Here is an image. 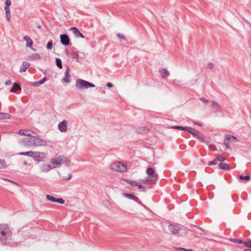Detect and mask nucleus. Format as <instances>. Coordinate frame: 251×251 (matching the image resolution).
Segmentation results:
<instances>
[{
	"instance_id": "1",
	"label": "nucleus",
	"mask_w": 251,
	"mask_h": 251,
	"mask_svg": "<svg viewBox=\"0 0 251 251\" xmlns=\"http://www.w3.org/2000/svg\"><path fill=\"white\" fill-rule=\"evenodd\" d=\"M11 238V232L8 225L0 224V241L3 245H7V243Z\"/></svg>"
},
{
	"instance_id": "2",
	"label": "nucleus",
	"mask_w": 251,
	"mask_h": 251,
	"mask_svg": "<svg viewBox=\"0 0 251 251\" xmlns=\"http://www.w3.org/2000/svg\"><path fill=\"white\" fill-rule=\"evenodd\" d=\"M75 86L79 90H83L90 87H95V85L84 79L78 78L75 81Z\"/></svg>"
},
{
	"instance_id": "3",
	"label": "nucleus",
	"mask_w": 251,
	"mask_h": 251,
	"mask_svg": "<svg viewBox=\"0 0 251 251\" xmlns=\"http://www.w3.org/2000/svg\"><path fill=\"white\" fill-rule=\"evenodd\" d=\"M32 139H33V146H45L47 145V141L42 139L41 136L36 133H34Z\"/></svg>"
},
{
	"instance_id": "4",
	"label": "nucleus",
	"mask_w": 251,
	"mask_h": 251,
	"mask_svg": "<svg viewBox=\"0 0 251 251\" xmlns=\"http://www.w3.org/2000/svg\"><path fill=\"white\" fill-rule=\"evenodd\" d=\"M110 168L112 170L117 172H125L127 170L126 166L120 162L112 164Z\"/></svg>"
},
{
	"instance_id": "5",
	"label": "nucleus",
	"mask_w": 251,
	"mask_h": 251,
	"mask_svg": "<svg viewBox=\"0 0 251 251\" xmlns=\"http://www.w3.org/2000/svg\"><path fill=\"white\" fill-rule=\"evenodd\" d=\"M168 229L169 231L174 235L179 234V231L184 230L182 233L186 234L184 229L180 228L178 225L171 224L168 226Z\"/></svg>"
},
{
	"instance_id": "6",
	"label": "nucleus",
	"mask_w": 251,
	"mask_h": 251,
	"mask_svg": "<svg viewBox=\"0 0 251 251\" xmlns=\"http://www.w3.org/2000/svg\"><path fill=\"white\" fill-rule=\"evenodd\" d=\"M60 42L63 46H71L72 45L69 36L66 34H62L60 36Z\"/></svg>"
},
{
	"instance_id": "7",
	"label": "nucleus",
	"mask_w": 251,
	"mask_h": 251,
	"mask_svg": "<svg viewBox=\"0 0 251 251\" xmlns=\"http://www.w3.org/2000/svg\"><path fill=\"white\" fill-rule=\"evenodd\" d=\"M46 198L48 201L52 202H58L60 204H64L65 203V201L62 198L57 199L50 195H47Z\"/></svg>"
},
{
	"instance_id": "8",
	"label": "nucleus",
	"mask_w": 251,
	"mask_h": 251,
	"mask_svg": "<svg viewBox=\"0 0 251 251\" xmlns=\"http://www.w3.org/2000/svg\"><path fill=\"white\" fill-rule=\"evenodd\" d=\"M146 174L152 178H156L157 179L158 174L155 173L154 169L152 167H148L146 171Z\"/></svg>"
},
{
	"instance_id": "9",
	"label": "nucleus",
	"mask_w": 251,
	"mask_h": 251,
	"mask_svg": "<svg viewBox=\"0 0 251 251\" xmlns=\"http://www.w3.org/2000/svg\"><path fill=\"white\" fill-rule=\"evenodd\" d=\"M69 30L72 31L73 33L75 34V37L76 38H84L83 35L80 32L79 29L76 27H71L69 28Z\"/></svg>"
},
{
	"instance_id": "10",
	"label": "nucleus",
	"mask_w": 251,
	"mask_h": 251,
	"mask_svg": "<svg viewBox=\"0 0 251 251\" xmlns=\"http://www.w3.org/2000/svg\"><path fill=\"white\" fill-rule=\"evenodd\" d=\"M149 128L146 126L138 127L136 129V132L141 134H147L149 133Z\"/></svg>"
},
{
	"instance_id": "11",
	"label": "nucleus",
	"mask_w": 251,
	"mask_h": 251,
	"mask_svg": "<svg viewBox=\"0 0 251 251\" xmlns=\"http://www.w3.org/2000/svg\"><path fill=\"white\" fill-rule=\"evenodd\" d=\"M67 122L66 120H63L62 122H60L58 125V128L59 131L62 132H66L67 130Z\"/></svg>"
},
{
	"instance_id": "12",
	"label": "nucleus",
	"mask_w": 251,
	"mask_h": 251,
	"mask_svg": "<svg viewBox=\"0 0 251 251\" xmlns=\"http://www.w3.org/2000/svg\"><path fill=\"white\" fill-rule=\"evenodd\" d=\"M23 143L24 146L26 147H33V139L31 137L25 138L23 140Z\"/></svg>"
},
{
	"instance_id": "13",
	"label": "nucleus",
	"mask_w": 251,
	"mask_h": 251,
	"mask_svg": "<svg viewBox=\"0 0 251 251\" xmlns=\"http://www.w3.org/2000/svg\"><path fill=\"white\" fill-rule=\"evenodd\" d=\"M45 153L39 151H33V155L32 157H33L34 159H35L38 162L41 161V159H36V158H42L43 157V155H44Z\"/></svg>"
},
{
	"instance_id": "14",
	"label": "nucleus",
	"mask_w": 251,
	"mask_h": 251,
	"mask_svg": "<svg viewBox=\"0 0 251 251\" xmlns=\"http://www.w3.org/2000/svg\"><path fill=\"white\" fill-rule=\"evenodd\" d=\"M124 196L129 199H131L138 202L140 204L141 203V202L139 200V198L132 194L124 193Z\"/></svg>"
},
{
	"instance_id": "15",
	"label": "nucleus",
	"mask_w": 251,
	"mask_h": 251,
	"mask_svg": "<svg viewBox=\"0 0 251 251\" xmlns=\"http://www.w3.org/2000/svg\"><path fill=\"white\" fill-rule=\"evenodd\" d=\"M70 77L71 75H70V69L69 67H67L65 72V76L63 80L65 82L69 83L71 81Z\"/></svg>"
},
{
	"instance_id": "16",
	"label": "nucleus",
	"mask_w": 251,
	"mask_h": 251,
	"mask_svg": "<svg viewBox=\"0 0 251 251\" xmlns=\"http://www.w3.org/2000/svg\"><path fill=\"white\" fill-rule=\"evenodd\" d=\"M66 51L67 52V54L69 55L71 58H72V59H76V60L78 61L79 55L74 50H72L70 52H69L68 50H66Z\"/></svg>"
},
{
	"instance_id": "17",
	"label": "nucleus",
	"mask_w": 251,
	"mask_h": 251,
	"mask_svg": "<svg viewBox=\"0 0 251 251\" xmlns=\"http://www.w3.org/2000/svg\"><path fill=\"white\" fill-rule=\"evenodd\" d=\"M142 181L146 184H155L157 181V179L156 178H150L148 177L142 180Z\"/></svg>"
},
{
	"instance_id": "18",
	"label": "nucleus",
	"mask_w": 251,
	"mask_h": 251,
	"mask_svg": "<svg viewBox=\"0 0 251 251\" xmlns=\"http://www.w3.org/2000/svg\"><path fill=\"white\" fill-rule=\"evenodd\" d=\"M50 161L53 165H61L62 160L61 159V156H58L57 158L51 159Z\"/></svg>"
},
{
	"instance_id": "19",
	"label": "nucleus",
	"mask_w": 251,
	"mask_h": 251,
	"mask_svg": "<svg viewBox=\"0 0 251 251\" xmlns=\"http://www.w3.org/2000/svg\"><path fill=\"white\" fill-rule=\"evenodd\" d=\"M24 39L26 41V46L28 48H31L33 44V41L28 36H25Z\"/></svg>"
},
{
	"instance_id": "20",
	"label": "nucleus",
	"mask_w": 251,
	"mask_h": 251,
	"mask_svg": "<svg viewBox=\"0 0 251 251\" xmlns=\"http://www.w3.org/2000/svg\"><path fill=\"white\" fill-rule=\"evenodd\" d=\"M22 89L19 83H14L12 88L10 90L11 92L15 93L17 90H21Z\"/></svg>"
},
{
	"instance_id": "21",
	"label": "nucleus",
	"mask_w": 251,
	"mask_h": 251,
	"mask_svg": "<svg viewBox=\"0 0 251 251\" xmlns=\"http://www.w3.org/2000/svg\"><path fill=\"white\" fill-rule=\"evenodd\" d=\"M30 64L27 62H24L20 67V72H25L26 70L30 67Z\"/></svg>"
},
{
	"instance_id": "22",
	"label": "nucleus",
	"mask_w": 251,
	"mask_h": 251,
	"mask_svg": "<svg viewBox=\"0 0 251 251\" xmlns=\"http://www.w3.org/2000/svg\"><path fill=\"white\" fill-rule=\"evenodd\" d=\"M187 130V131H186V132H188V133L191 134L195 137H197L198 135L199 134V132L192 127H189V129Z\"/></svg>"
},
{
	"instance_id": "23",
	"label": "nucleus",
	"mask_w": 251,
	"mask_h": 251,
	"mask_svg": "<svg viewBox=\"0 0 251 251\" xmlns=\"http://www.w3.org/2000/svg\"><path fill=\"white\" fill-rule=\"evenodd\" d=\"M219 167L220 169L223 170L229 171L230 168H229L228 164L226 163L220 162L219 164Z\"/></svg>"
},
{
	"instance_id": "24",
	"label": "nucleus",
	"mask_w": 251,
	"mask_h": 251,
	"mask_svg": "<svg viewBox=\"0 0 251 251\" xmlns=\"http://www.w3.org/2000/svg\"><path fill=\"white\" fill-rule=\"evenodd\" d=\"M212 107L215 109V112H217L220 111L221 108V105L217 102L213 100L212 101Z\"/></svg>"
},
{
	"instance_id": "25",
	"label": "nucleus",
	"mask_w": 251,
	"mask_h": 251,
	"mask_svg": "<svg viewBox=\"0 0 251 251\" xmlns=\"http://www.w3.org/2000/svg\"><path fill=\"white\" fill-rule=\"evenodd\" d=\"M163 77L168 76L170 75L169 72L165 68H162L159 70Z\"/></svg>"
},
{
	"instance_id": "26",
	"label": "nucleus",
	"mask_w": 251,
	"mask_h": 251,
	"mask_svg": "<svg viewBox=\"0 0 251 251\" xmlns=\"http://www.w3.org/2000/svg\"><path fill=\"white\" fill-rule=\"evenodd\" d=\"M171 128L174 129H178L180 130L187 131V129H189V126H174L171 127Z\"/></svg>"
},
{
	"instance_id": "27",
	"label": "nucleus",
	"mask_w": 251,
	"mask_h": 251,
	"mask_svg": "<svg viewBox=\"0 0 251 251\" xmlns=\"http://www.w3.org/2000/svg\"><path fill=\"white\" fill-rule=\"evenodd\" d=\"M55 167V166L52 167L49 164L45 165L43 166V167H42V170L43 172H47Z\"/></svg>"
},
{
	"instance_id": "28",
	"label": "nucleus",
	"mask_w": 251,
	"mask_h": 251,
	"mask_svg": "<svg viewBox=\"0 0 251 251\" xmlns=\"http://www.w3.org/2000/svg\"><path fill=\"white\" fill-rule=\"evenodd\" d=\"M11 117L10 114L7 113H0V119H9Z\"/></svg>"
},
{
	"instance_id": "29",
	"label": "nucleus",
	"mask_w": 251,
	"mask_h": 251,
	"mask_svg": "<svg viewBox=\"0 0 251 251\" xmlns=\"http://www.w3.org/2000/svg\"><path fill=\"white\" fill-rule=\"evenodd\" d=\"M20 155H25L32 157L33 155V151H29L26 152H21L19 153Z\"/></svg>"
},
{
	"instance_id": "30",
	"label": "nucleus",
	"mask_w": 251,
	"mask_h": 251,
	"mask_svg": "<svg viewBox=\"0 0 251 251\" xmlns=\"http://www.w3.org/2000/svg\"><path fill=\"white\" fill-rule=\"evenodd\" d=\"M55 63L56 66L59 68L62 69V63L61 60L59 58H56L55 59Z\"/></svg>"
},
{
	"instance_id": "31",
	"label": "nucleus",
	"mask_w": 251,
	"mask_h": 251,
	"mask_svg": "<svg viewBox=\"0 0 251 251\" xmlns=\"http://www.w3.org/2000/svg\"><path fill=\"white\" fill-rule=\"evenodd\" d=\"M61 159L62 160V164H64L66 166H69L70 165V161L68 159L67 157L62 156Z\"/></svg>"
},
{
	"instance_id": "32",
	"label": "nucleus",
	"mask_w": 251,
	"mask_h": 251,
	"mask_svg": "<svg viewBox=\"0 0 251 251\" xmlns=\"http://www.w3.org/2000/svg\"><path fill=\"white\" fill-rule=\"evenodd\" d=\"M230 241L232 242L239 244H244V243L245 242V241H242V240L239 239H230Z\"/></svg>"
},
{
	"instance_id": "33",
	"label": "nucleus",
	"mask_w": 251,
	"mask_h": 251,
	"mask_svg": "<svg viewBox=\"0 0 251 251\" xmlns=\"http://www.w3.org/2000/svg\"><path fill=\"white\" fill-rule=\"evenodd\" d=\"M4 10H5V13H6V18L8 21H10V10L9 8L5 9L4 8Z\"/></svg>"
},
{
	"instance_id": "34",
	"label": "nucleus",
	"mask_w": 251,
	"mask_h": 251,
	"mask_svg": "<svg viewBox=\"0 0 251 251\" xmlns=\"http://www.w3.org/2000/svg\"><path fill=\"white\" fill-rule=\"evenodd\" d=\"M239 178L240 180H244L246 181H248L250 179L251 176L249 175H247L246 176H243V175H240L239 176Z\"/></svg>"
},
{
	"instance_id": "35",
	"label": "nucleus",
	"mask_w": 251,
	"mask_h": 251,
	"mask_svg": "<svg viewBox=\"0 0 251 251\" xmlns=\"http://www.w3.org/2000/svg\"><path fill=\"white\" fill-rule=\"evenodd\" d=\"M30 58L32 60H37L41 58V56L38 53H34L30 56Z\"/></svg>"
},
{
	"instance_id": "36",
	"label": "nucleus",
	"mask_w": 251,
	"mask_h": 251,
	"mask_svg": "<svg viewBox=\"0 0 251 251\" xmlns=\"http://www.w3.org/2000/svg\"><path fill=\"white\" fill-rule=\"evenodd\" d=\"M126 182L131 184L133 186H137L138 183L135 180H132L131 179H127L126 180Z\"/></svg>"
},
{
	"instance_id": "37",
	"label": "nucleus",
	"mask_w": 251,
	"mask_h": 251,
	"mask_svg": "<svg viewBox=\"0 0 251 251\" xmlns=\"http://www.w3.org/2000/svg\"><path fill=\"white\" fill-rule=\"evenodd\" d=\"M25 136H29V137H33V135L32 134H34V132L30 130L25 129Z\"/></svg>"
},
{
	"instance_id": "38",
	"label": "nucleus",
	"mask_w": 251,
	"mask_h": 251,
	"mask_svg": "<svg viewBox=\"0 0 251 251\" xmlns=\"http://www.w3.org/2000/svg\"><path fill=\"white\" fill-rule=\"evenodd\" d=\"M228 141L234 142L236 140V138L235 136L231 135H228L226 138Z\"/></svg>"
},
{
	"instance_id": "39",
	"label": "nucleus",
	"mask_w": 251,
	"mask_h": 251,
	"mask_svg": "<svg viewBox=\"0 0 251 251\" xmlns=\"http://www.w3.org/2000/svg\"><path fill=\"white\" fill-rule=\"evenodd\" d=\"M6 167V163L3 160L0 159V169H3Z\"/></svg>"
},
{
	"instance_id": "40",
	"label": "nucleus",
	"mask_w": 251,
	"mask_h": 251,
	"mask_svg": "<svg viewBox=\"0 0 251 251\" xmlns=\"http://www.w3.org/2000/svg\"><path fill=\"white\" fill-rule=\"evenodd\" d=\"M137 187L141 191L146 192L147 188L145 186H143L142 185L140 184H138Z\"/></svg>"
},
{
	"instance_id": "41",
	"label": "nucleus",
	"mask_w": 251,
	"mask_h": 251,
	"mask_svg": "<svg viewBox=\"0 0 251 251\" xmlns=\"http://www.w3.org/2000/svg\"><path fill=\"white\" fill-rule=\"evenodd\" d=\"M11 5V0H6L5 1L4 8H9V6Z\"/></svg>"
},
{
	"instance_id": "42",
	"label": "nucleus",
	"mask_w": 251,
	"mask_h": 251,
	"mask_svg": "<svg viewBox=\"0 0 251 251\" xmlns=\"http://www.w3.org/2000/svg\"><path fill=\"white\" fill-rule=\"evenodd\" d=\"M52 48V40L49 41L47 45V49L48 50H50Z\"/></svg>"
},
{
	"instance_id": "43",
	"label": "nucleus",
	"mask_w": 251,
	"mask_h": 251,
	"mask_svg": "<svg viewBox=\"0 0 251 251\" xmlns=\"http://www.w3.org/2000/svg\"><path fill=\"white\" fill-rule=\"evenodd\" d=\"M218 160H217V157L214 159L213 160L210 161L208 163V166L214 165L217 164Z\"/></svg>"
},
{
	"instance_id": "44",
	"label": "nucleus",
	"mask_w": 251,
	"mask_h": 251,
	"mask_svg": "<svg viewBox=\"0 0 251 251\" xmlns=\"http://www.w3.org/2000/svg\"><path fill=\"white\" fill-rule=\"evenodd\" d=\"M117 36L118 37V38L120 40H123L124 41L126 40V38H125L124 35L123 34L118 33L117 34Z\"/></svg>"
},
{
	"instance_id": "45",
	"label": "nucleus",
	"mask_w": 251,
	"mask_h": 251,
	"mask_svg": "<svg viewBox=\"0 0 251 251\" xmlns=\"http://www.w3.org/2000/svg\"><path fill=\"white\" fill-rule=\"evenodd\" d=\"M244 245L248 248H251V239H249L247 241H245Z\"/></svg>"
},
{
	"instance_id": "46",
	"label": "nucleus",
	"mask_w": 251,
	"mask_h": 251,
	"mask_svg": "<svg viewBox=\"0 0 251 251\" xmlns=\"http://www.w3.org/2000/svg\"><path fill=\"white\" fill-rule=\"evenodd\" d=\"M226 159L223 157L221 155H218L217 156V160H218V161H221V162L226 160Z\"/></svg>"
},
{
	"instance_id": "47",
	"label": "nucleus",
	"mask_w": 251,
	"mask_h": 251,
	"mask_svg": "<svg viewBox=\"0 0 251 251\" xmlns=\"http://www.w3.org/2000/svg\"><path fill=\"white\" fill-rule=\"evenodd\" d=\"M176 250L178 251H193L191 249H185L182 248H176Z\"/></svg>"
},
{
	"instance_id": "48",
	"label": "nucleus",
	"mask_w": 251,
	"mask_h": 251,
	"mask_svg": "<svg viewBox=\"0 0 251 251\" xmlns=\"http://www.w3.org/2000/svg\"><path fill=\"white\" fill-rule=\"evenodd\" d=\"M25 129H20L18 131V134L20 135H25Z\"/></svg>"
},
{
	"instance_id": "49",
	"label": "nucleus",
	"mask_w": 251,
	"mask_h": 251,
	"mask_svg": "<svg viewBox=\"0 0 251 251\" xmlns=\"http://www.w3.org/2000/svg\"><path fill=\"white\" fill-rule=\"evenodd\" d=\"M199 99L201 101L204 103H208L209 102V100L203 97L200 98Z\"/></svg>"
},
{
	"instance_id": "50",
	"label": "nucleus",
	"mask_w": 251,
	"mask_h": 251,
	"mask_svg": "<svg viewBox=\"0 0 251 251\" xmlns=\"http://www.w3.org/2000/svg\"><path fill=\"white\" fill-rule=\"evenodd\" d=\"M197 138L201 140V142H204V136L202 134L198 135Z\"/></svg>"
},
{
	"instance_id": "51",
	"label": "nucleus",
	"mask_w": 251,
	"mask_h": 251,
	"mask_svg": "<svg viewBox=\"0 0 251 251\" xmlns=\"http://www.w3.org/2000/svg\"><path fill=\"white\" fill-rule=\"evenodd\" d=\"M224 144L226 148H229V141L226 138L224 140Z\"/></svg>"
},
{
	"instance_id": "52",
	"label": "nucleus",
	"mask_w": 251,
	"mask_h": 251,
	"mask_svg": "<svg viewBox=\"0 0 251 251\" xmlns=\"http://www.w3.org/2000/svg\"><path fill=\"white\" fill-rule=\"evenodd\" d=\"M47 80V78L46 77H44L43 78H42L41 79H40L39 82L40 84V85L41 84H43L45 81L46 80Z\"/></svg>"
},
{
	"instance_id": "53",
	"label": "nucleus",
	"mask_w": 251,
	"mask_h": 251,
	"mask_svg": "<svg viewBox=\"0 0 251 251\" xmlns=\"http://www.w3.org/2000/svg\"><path fill=\"white\" fill-rule=\"evenodd\" d=\"M31 85L34 86H35V87H38V86H39L40 85V84L39 81H35V82H33L31 84Z\"/></svg>"
},
{
	"instance_id": "54",
	"label": "nucleus",
	"mask_w": 251,
	"mask_h": 251,
	"mask_svg": "<svg viewBox=\"0 0 251 251\" xmlns=\"http://www.w3.org/2000/svg\"><path fill=\"white\" fill-rule=\"evenodd\" d=\"M208 65V67L211 69V70H212L214 68V64L211 63V62H209L207 64Z\"/></svg>"
},
{
	"instance_id": "55",
	"label": "nucleus",
	"mask_w": 251,
	"mask_h": 251,
	"mask_svg": "<svg viewBox=\"0 0 251 251\" xmlns=\"http://www.w3.org/2000/svg\"><path fill=\"white\" fill-rule=\"evenodd\" d=\"M106 86L109 88H112L113 87V85L112 83L111 82H108L107 84H106Z\"/></svg>"
},
{
	"instance_id": "56",
	"label": "nucleus",
	"mask_w": 251,
	"mask_h": 251,
	"mask_svg": "<svg viewBox=\"0 0 251 251\" xmlns=\"http://www.w3.org/2000/svg\"><path fill=\"white\" fill-rule=\"evenodd\" d=\"M11 84V80L10 79H8L5 82V84L6 85H10V84Z\"/></svg>"
},
{
	"instance_id": "57",
	"label": "nucleus",
	"mask_w": 251,
	"mask_h": 251,
	"mask_svg": "<svg viewBox=\"0 0 251 251\" xmlns=\"http://www.w3.org/2000/svg\"><path fill=\"white\" fill-rule=\"evenodd\" d=\"M72 177V175L69 174L67 177H64L63 179L64 180H68L70 179Z\"/></svg>"
},
{
	"instance_id": "58",
	"label": "nucleus",
	"mask_w": 251,
	"mask_h": 251,
	"mask_svg": "<svg viewBox=\"0 0 251 251\" xmlns=\"http://www.w3.org/2000/svg\"><path fill=\"white\" fill-rule=\"evenodd\" d=\"M194 124L195 125H198V126H202V124L200 123H199V122H193Z\"/></svg>"
},
{
	"instance_id": "59",
	"label": "nucleus",
	"mask_w": 251,
	"mask_h": 251,
	"mask_svg": "<svg viewBox=\"0 0 251 251\" xmlns=\"http://www.w3.org/2000/svg\"><path fill=\"white\" fill-rule=\"evenodd\" d=\"M244 251H251V249H245Z\"/></svg>"
},
{
	"instance_id": "60",
	"label": "nucleus",
	"mask_w": 251,
	"mask_h": 251,
	"mask_svg": "<svg viewBox=\"0 0 251 251\" xmlns=\"http://www.w3.org/2000/svg\"><path fill=\"white\" fill-rule=\"evenodd\" d=\"M23 164L24 165H26L27 164V163L26 162V161H24V162H23Z\"/></svg>"
},
{
	"instance_id": "61",
	"label": "nucleus",
	"mask_w": 251,
	"mask_h": 251,
	"mask_svg": "<svg viewBox=\"0 0 251 251\" xmlns=\"http://www.w3.org/2000/svg\"><path fill=\"white\" fill-rule=\"evenodd\" d=\"M37 27L39 29H41L42 28V26L41 25H38Z\"/></svg>"
},
{
	"instance_id": "62",
	"label": "nucleus",
	"mask_w": 251,
	"mask_h": 251,
	"mask_svg": "<svg viewBox=\"0 0 251 251\" xmlns=\"http://www.w3.org/2000/svg\"><path fill=\"white\" fill-rule=\"evenodd\" d=\"M32 50H33V51H36V49H34V48H31Z\"/></svg>"
},
{
	"instance_id": "63",
	"label": "nucleus",
	"mask_w": 251,
	"mask_h": 251,
	"mask_svg": "<svg viewBox=\"0 0 251 251\" xmlns=\"http://www.w3.org/2000/svg\"><path fill=\"white\" fill-rule=\"evenodd\" d=\"M10 182H14L12 180H8Z\"/></svg>"
}]
</instances>
